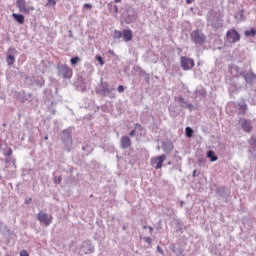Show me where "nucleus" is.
Returning <instances> with one entry per match:
<instances>
[{"label":"nucleus","mask_w":256,"mask_h":256,"mask_svg":"<svg viewBox=\"0 0 256 256\" xmlns=\"http://www.w3.org/2000/svg\"><path fill=\"white\" fill-rule=\"evenodd\" d=\"M191 41L195 45H205L207 43V37L200 30H195L190 34Z\"/></svg>","instance_id":"nucleus-1"},{"label":"nucleus","mask_w":256,"mask_h":256,"mask_svg":"<svg viewBox=\"0 0 256 256\" xmlns=\"http://www.w3.org/2000/svg\"><path fill=\"white\" fill-rule=\"evenodd\" d=\"M121 37H123L124 41L128 43V41L133 39V31H131V29H124L122 31L115 30L114 39H121Z\"/></svg>","instance_id":"nucleus-2"},{"label":"nucleus","mask_w":256,"mask_h":256,"mask_svg":"<svg viewBox=\"0 0 256 256\" xmlns=\"http://www.w3.org/2000/svg\"><path fill=\"white\" fill-rule=\"evenodd\" d=\"M37 220L39 221L40 225H45L46 227H49V225L53 223V216L45 212H39L37 214Z\"/></svg>","instance_id":"nucleus-3"},{"label":"nucleus","mask_w":256,"mask_h":256,"mask_svg":"<svg viewBox=\"0 0 256 256\" xmlns=\"http://www.w3.org/2000/svg\"><path fill=\"white\" fill-rule=\"evenodd\" d=\"M57 69L58 75L63 77V79H71V77H73V70L67 65H59Z\"/></svg>","instance_id":"nucleus-4"},{"label":"nucleus","mask_w":256,"mask_h":256,"mask_svg":"<svg viewBox=\"0 0 256 256\" xmlns=\"http://www.w3.org/2000/svg\"><path fill=\"white\" fill-rule=\"evenodd\" d=\"M243 75V72H241V69L237 67L236 65H231L228 68V72L226 74V77L232 81V79H235L237 77H241Z\"/></svg>","instance_id":"nucleus-5"},{"label":"nucleus","mask_w":256,"mask_h":256,"mask_svg":"<svg viewBox=\"0 0 256 256\" xmlns=\"http://www.w3.org/2000/svg\"><path fill=\"white\" fill-rule=\"evenodd\" d=\"M181 67L183 71H191L193 67H195V61L187 56L181 57Z\"/></svg>","instance_id":"nucleus-6"},{"label":"nucleus","mask_w":256,"mask_h":256,"mask_svg":"<svg viewBox=\"0 0 256 256\" xmlns=\"http://www.w3.org/2000/svg\"><path fill=\"white\" fill-rule=\"evenodd\" d=\"M226 39L228 43H237V41H240L241 35H239V32L235 29H230L226 33Z\"/></svg>","instance_id":"nucleus-7"},{"label":"nucleus","mask_w":256,"mask_h":256,"mask_svg":"<svg viewBox=\"0 0 256 256\" xmlns=\"http://www.w3.org/2000/svg\"><path fill=\"white\" fill-rule=\"evenodd\" d=\"M165 159H167V156L165 154L151 158L150 164L154 169H161L163 167V163L165 162Z\"/></svg>","instance_id":"nucleus-8"},{"label":"nucleus","mask_w":256,"mask_h":256,"mask_svg":"<svg viewBox=\"0 0 256 256\" xmlns=\"http://www.w3.org/2000/svg\"><path fill=\"white\" fill-rule=\"evenodd\" d=\"M17 7L20 13H25L26 15L31 13V11H35V8L32 6L27 7L25 4V0H17Z\"/></svg>","instance_id":"nucleus-9"},{"label":"nucleus","mask_w":256,"mask_h":256,"mask_svg":"<svg viewBox=\"0 0 256 256\" xmlns=\"http://www.w3.org/2000/svg\"><path fill=\"white\" fill-rule=\"evenodd\" d=\"M80 251L82 253H85V255H91V253H93L95 251V249L93 248V244L91 243V241L86 240V241L82 242Z\"/></svg>","instance_id":"nucleus-10"},{"label":"nucleus","mask_w":256,"mask_h":256,"mask_svg":"<svg viewBox=\"0 0 256 256\" xmlns=\"http://www.w3.org/2000/svg\"><path fill=\"white\" fill-rule=\"evenodd\" d=\"M240 125L241 128L246 132V133H251L253 130V126H251V122L247 120H240Z\"/></svg>","instance_id":"nucleus-11"},{"label":"nucleus","mask_w":256,"mask_h":256,"mask_svg":"<svg viewBox=\"0 0 256 256\" xmlns=\"http://www.w3.org/2000/svg\"><path fill=\"white\" fill-rule=\"evenodd\" d=\"M131 145V138L129 136H123L121 138V147L122 149H128V147Z\"/></svg>","instance_id":"nucleus-12"},{"label":"nucleus","mask_w":256,"mask_h":256,"mask_svg":"<svg viewBox=\"0 0 256 256\" xmlns=\"http://www.w3.org/2000/svg\"><path fill=\"white\" fill-rule=\"evenodd\" d=\"M62 139L65 143H71L72 139H71V130L66 129L63 131V136Z\"/></svg>","instance_id":"nucleus-13"},{"label":"nucleus","mask_w":256,"mask_h":256,"mask_svg":"<svg viewBox=\"0 0 256 256\" xmlns=\"http://www.w3.org/2000/svg\"><path fill=\"white\" fill-rule=\"evenodd\" d=\"M13 19H15V21H17V23H19L20 25H23V23H25V16H23L22 14H16L13 13L12 14Z\"/></svg>","instance_id":"nucleus-14"},{"label":"nucleus","mask_w":256,"mask_h":256,"mask_svg":"<svg viewBox=\"0 0 256 256\" xmlns=\"http://www.w3.org/2000/svg\"><path fill=\"white\" fill-rule=\"evenodd\" d=\"M246 83H253V81H255V74H253V72H249L247 74L243 75Z\"/></svg>","instance_id":"nucleus-15"},{"label":"nucleus","mask_w":256,"mask_h":256,"mask_svg":"<svg viewBox=\"0 0 256 256\" xmlns=\"http://www.w3.org/2000/svg\"><path fill=\"white\" fill-rule=\"evenodd\" d=\"M207 157L208 159H210V161L215 162L217 161L219 158L215 155V152L213 150H210L207 152Z\"/></svg>","instance_id":"nucleus-16"},{"label":"nucleus","mask_w":256,"mask_h":256,"mask_svg":"<svg viewBox=\"0 0 256 256\" xmlns=\"http://www.w3.org/2000/svg\"><path fill=\"white\" fill-rule=\"evenodd\" d=\"M235 18L238 21H245V10H240L236 15Z\"/></svg>","instance_id":"nucleus-17"},{"label":"nucleus","mask_w":256,"mask_h":256,"mask_svg":"<svg viewBox=\"0 0 256 256\" xmlns=\"http://www.w3.org/2000/svg\"><path fill=\"white\" fill-rule=\"evenodd\" d=\"M244 35H245V37H255L256 30L254 28H251L250 30H246Z\"/></svg>","instance_id":"nucleus-18"},{"label":"nucleus","mask_w":256,"mask_h":256,"mask_svg":"<svg viewBox=\"0 0 256 256\" xmlns=\"http://www.w3.org/2000/svg\"><path fill=\"white\" fill-rule=\"evenodd\" d=\"M102 93H106V95H109L111 93V89H109V86L107 84H101Z\"/></svg>","instance_id":"nucleus-19"},{"label":"nucleus","mask_w":256,"mask_h":256,"mask_svg":"<svg viewBox=\"0 0 256 256\" xmlns=\"http://www.w3.org/2000/svg\"><path fill=\"white\" fill-rule=\"evenodd\" d=\"M6 61L8 65H13V63H15V57L13 55H8Z\"/></svg>","instance_id":"nucleus-20"},{"label":"nucleus","mask_w":256,"mask_h":256,"mask_svg":"<svg viewBox=\"0 0 256 256\" xmlns=\"http://www.w3.org/2000/svg\"><path fill=\"white\" fill-rule=\"evenodd\" d=\"M134 129L135 131H141V135H145V129H143V126H141L140 124H135Z\"/></svg>","instance_id":"nucleus-21"},{"label":"nucleus","mask_w":256,"mask_h":256,"mask_svg":"<svg viewBox=\"0 0 256 256\" xmlns=\"http://www.w3.org/2000/svg\"><path fill=\"white\" fill-rule=\"evenodd\" d=\"M186 137H193V129L186 127Z\"/></svg>","instance_id":"nucleus-22"},{"label":"nucleus","mask_w":256,"mask_h":256,"mask_svg":"<svg viewBox=\"0 0 256 256\" xmlns=\"http://www.w3.org/2000/svg\"><path fill=\"white\" fill-rule=\"evenodd\" d=\"M79 61H80V59L77 56L70 59L71 65H77V63H79Z\"/></svg>","instance_id":"nucleus-23"},{"label":"nucleus","mask_w":256,"mask_h":256,"mask_svg":"<svg viewBox=\"0 0 256 256\" xmlns=\"http://www.w3.org/2000/svg\"><path fill=\"white\" fill-rule=\"evenodd\" d=\"M55 5H57V1H55V0L47 1V7H55Z\"/></svg>","instance_id":"nucleus-24"},{"label":"nucleus","mask_w":256,"mask_h":256,"mask_svg":"<svg viewBox=\"0 0 256 256\" xmlns=\"http://www.w3.org/2000/svg\"><path fill=\"white\" fill-rule=\"evenodd\" d=\"M62 179L63 178L61 176H54V183L56 185H59V183H61Z\"/></svg>","instance_id":"nucleus-25"},{"label":"nucleus","mask_w":256,"mask_h":256,"mask_svg":"<svg viewBox=\"0 0 256 256\" xmlns=\"http://www.w3.org/2000/svg\"><path fill=\"white\" fill-rule=\"evenodd\" d=\"M96 60L100 63V65H105V62L103 61V57L97 55Z\"/></svg>","instance_id":"nucleus-26"},{"label":"nucleus","mask_w":256,"mask_h":256,"mask_svg":"<svg viewBox=\"0 0 256 256\" xmlns=\"http://www.w3.org/2000/svg\"><path fill=\"white\" fill-rule=\"evenodd\" d=\"M7 157H11L13 155V150L11 148H8L7 152L5 153Z\"/></svg>","instance_id":"nucleus-27"},{"label":"nucleus","mask_w":256,"mask_h":256,"mask_svg":"<svg viewBox=\"0 0 256 256\" xmlns=\"http://www.w3.org/2000/svg\"><path fill=\"white\" fill-rule=\"evenodd\" d=\"M241 111H247V104H239Z\"/></svg>","instance_id":"nucleus-28"},{"label":"nucleus","mask_w":256,"mask_h":256,"mask_svg":"<svg viewBox=\"0 0 256 256\" xmlns=\"http://www.w3.org/2000/svg\"><path fill=\"white\" fill-rule=\"evenodd\" d=\"M144 241H145V243H148V245H151V243H152V240L150 237L144 238Z\"/></svg>","instance_id":"nucleus-29"},{"label":"nucleus","mask_w":256,"mask_h":256,"mask_svg":"<svg viewBox=\"0 0 256 256\" xmlns=\"http://www.w3.org/2000/svg\"><path fill=\"white\" fill-rule=\"evenodd\" d=\"M20 256H29V253L27 252V250H22L20 252Z\"/></svg>","instance_id":"nucleus-30"},{"label":"nucleus","mask_w":256,"mask_h":256,"mask_svg":"<svg viewBox=\"0 0 256 256\" xmlns=\"http://www.w3.org/2000/svg\"><path fill=\"white\" fill-rule=\"evenodd\" d=\"M123 91H125V88L122 85L118 86V93H123Z\"/></svg>","instance_id":"nucleus-31"},{"label":"nucleus","mask_w":256,"mask_h":256,"mask_svg":"<svg viewBox=\"0 0 256 256\" xmlns=\"http://www.w3.org/2000/svg\"><path fill=\"white\" fill-rule=\"evenodd\" d=\"M84 7H85L86 9H92V8H93V5H91V4H84Z\"/></svg>","instance_id":"nucleus-32"},{"label":"nucleus","mask_w":256,"mask_h":256,"mask_svg":"<svg viewBox=\"0 0 256 256\" xmlns=\"http://www.w3.org/2000/svg\"><path fill=\"white\" fill-rule=\"evenodd\" d=\"M136 131H137V130H135V128H134V130H132V131L130 132V134H129V135H130V137H134V136H135Z\"/></svg>","instance_id":"nucleus-33"},{"label":"nucleus","mask_w":256,"mask_h":256,"mask_svg":"<svg viewBox=\"0 0 256 256\" xmlns=\"http://www.w3.org/2000/svg\"><path fill=\"white\" fill-rule=\"evenodd\" d=\"M148 229H149L150 235H153V227L148 226Z\"/></svg>","instance_id":"nucleus-34"},{"label":"nucleus","mask_w":256,"mask_h":256,"mask_svg":"<svg viewBox=\"0 0 256 256\" xmlns=\"http://www.w3.org/2000/svg\"><path fill=\"white\" fill-rule=\"evenodd\" d=\"M157 251H158L159 253H163V250H161V247H160V246L157 247Z\"/></svg>","instance_id":"nucleus-35"},{"label":"nucleus","mask_w":256,"mask_h":256,"mask_svg":"<svg viewBox=\"0 0 256 256\" xmlns=\"http://www.w3.org/2000/svg\"><path fill=\"white\" fill-rule=\"evenodd\" d=\"M186 3L190 5V3H193V0H186Z\"/></svg>","instance_id":"nucleus-36"},{"label":"nucleus","mask_w":256,"mask_h":256,"mask_svg":"<svg viewBox=\"0 0 256 256\" xmlns=\"http://www.w3.org/2000/svg\"><path fill=\"white\" fill-rule=\"evenodd\" d=\"M195 173H197V170L193 171V175H192L193 177H195Z\"/></svg>","instance_id":"nucleus-37"},{"label":"nucleus","mask_w":256,"mask_h":256,"mask_svg":"<svg viewBox=\"0 0 256 256\" xmlns=\"http://www.w3.org/2000/svg\"><path fill=\"white\" fill-rule=\"evenodd\" d=\"M115 3H121V0H114Z\"/></svg>","instance_id":"nucleus-38"},{"label":"nucleus","mask_w":256,"mask_h":256,"mask_svg":"<svg viewBox=\"0 0 256 256\" xmlns=\"http://www.w3.org/2000/svg\"><path fill=\"white\" fill-rule=\"evenodd\" d=\"M47 139H49V136H45V140L47 141Z\"/></svg>","instance_id":"nucleus-39"},{"label":"nucleus","mask_w":256,"mask_h":256,"mask_svg":"<svg viewBox=\"0 0 256 256\" xmlns=\"http://www.w3.org/2000/svg\"><path fill=\"white\" fill-rule=\"evenodd\" d=\"M181 207H183V202H181Z\"/></svg>","instance_id":"nucleus-40"},{"label":"nucleus","mask_w":256,"mask_h":256,"mask_svg":"<svg viewBox=\"0 0 256 256\" xmlns=\"http://www.w3.org/2000/svg\"><path fill=\"white\" fill-rule=\"evenodd\" d=\"M144 229H147V226H144Z\"/></svg>","instance_id":"nucleus-41"}]
</instances>
